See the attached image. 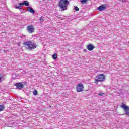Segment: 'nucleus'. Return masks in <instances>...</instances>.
<instances>
[{"instance_id":"obj_16","label":"nucleus","mask_w":129,"mask_h":129,"mask_svg":"<svg viewBox=\"0 0 129 129\" xmlns=\"http://www.w3.org/2000/svg\"><path fill=\"white\" fill-rule=\"evenodd\" d=\"M42 22H44V17H43V16H41L40 18V22L42 23Z\"/></svg>"},{"instance_id":"obj_6","label":"nucleus","mask_w":129,"mask_h":129,"mask_svg":"<svg viewBox=\"0 0 129 129\" xmlns=\"http://www.w3.org/2000/svg\"><path fill=\"white\" fill-rule=\"evenodd\" d=\"M27 31L28 33L32 34V33H34L35 32V27L33 25H29L27 27Z\"/></svg>"},{"instance_id":"obj_12","label":"nucleus","mask_w":129,"mask_h":129,"mask_svg":"<svg viewBox=\"0 0 129 129\" xmlns=\"http://www.w3.org/2000/svg\"><path fill=\"white\" fill-rule=\"evenodd\" d=\"M88 0H81L80 2L82 4L85 5L87 4Z\"/></svg>"},{"instance_id":"obj_20","label":"nucleus","mask_w":129,"mask_h":129,"mask_svg":"<svg viewBox=\"0 0 129 129\" xmlns=\"http://www.w3.org/2000/svg\"><path fill=\"white\" fill-rule=\"evenodd\" d=\"M98 95H99L100 96H103V95H104V93H99Z\"/></svg>"},{"instance_id":"obj_4","label":"nucleus","mask_w":129,"mask_h":129,"mask_svg":"<svg viewBox=\"0 0 129 129\" xmlns=\"http://www.w3.org/2000/svg\"><path fill=\"white\" fill-rule=\"evenodd\" d=\"M83 89H84V86L82 83L78 84L76 87V91L77 92H81L83 91Z\"/></svg>"},{"instance_id":"obj_19","label":"nucleus","mask_w":129,"mask_h":129,"mask_svg":"<svg viewBox=\"0 0 129 129\" xmlns=\"http://www.w3.org/2000/svg\"><path fill=\"white\" fill-rule=\"evenodd\" d=\"M19 6H20L21 7H22V6H25V4H24V2H23V3H20L19 4Z\"/></svg>"},{"instance_id":"obj_5","label":"nucleus","mask_w":129,"mask_h":129,"mask_svg":"<svg viewBox=\"0 0 129 129\" xmlns=\"http://www.w3.org/2000/svg\"><path fill=\"white\" fill-rule=\"evenodd\" d=\"M122 105L121 106V108H123L124 109L126 115L129 116V107L123 103H122Z\"/></svg>"},{"instance_id":"obj_8","label":"nucleus","mask_w":129,"mask_h":129,"mask_svg":"<svg viewBox=\"0 0 129 129\" xmlns=\"http://www.w3.org/2000/svg\"><path fill=\"white\" fill-rule=\"evenodd\" d=\"M105 9H106V6L104 4H103L101 6L98 7V10H99V11H104V10H105Z\"/></svg>"},{"instance_id":"obj_3","label":"nucleus","mask_w":129,"mask_h":129,"mask_svg":"<svg viewBox=\"0 0 129 129\" xmlns=\"http://www.w3.org/2000/svg\"><path fill=\"white\" fill-rule=\"evenodd\" d=\"M104 80H105V75H104L103 74H99L98 76V79H96L95 80V83L96 84H98L99 81L103 82L104 81Z\"/></svg>"},{"instance_id":"obj_13","label":"nucleus","mask_w":129,"mask_h":129,"mask_svg":"<svg viewBox=\"0 0 129 129\" xmlns=\"http://www.w3.org/2000/svg\"><path fill=\"white\" fill-rule=\"evenodd\" d=\"M52 58L54 60H56L57 58V53H54L53 55H52Z\"/></svg>"},{"instance_id":"obj_11","label":"nucleus","mask_w":129,"mask_h":129,"mask_svg":"<svg viewBox=\"0 0 129 129\" xmlns=\"http://www.w3.org/2000/svg\"><path fill=\"white\" fill-rule=\"evenodd\" d=\"M23 3H24V5L26 7H29L30 6V5L29 4V2H28L27 1H23Z\"/></svg>"},{"instance_id":"obj_15","label":"nucleus","mask_w":129,"mask_h":129,"mask_svg":"<svg viewBox=\"0 0 129 129\" xmlns=\"http://www.w3.org/2000/svg\"><path fill=\"white\" fill-rule=\"evenodd\" d=\"M16 9H17L18 10H22L23 9V7L19 5V6H16L15 7Z\"/></svg>"},{"instance_id":"obj_10","label":"nucleus","mask_w":129,"mask_h":129,"mask_svg":"<svg viewBox=\"0 0 129 129\" xmlns=\"http://www.w3.org/2000/svg\"><path fill=\"white\" fill-rule=\"evenodd\" d=\"M27 11H28V12H30V13H31V14H35V11L34 9L32 8V7H28Z\"/></svg>"},{"instance_id":"obj_14","label":"nucleus","mask_w":129,"mask_h":129,"mask_svg":"<svg viewBox=\"0 0 129 129\" xmlns=\"http://www.w3.org/2000/svg\"><path fill=\"white\" fill-rule=\"evenodd\" d=\"M4 109H5V106L0 105V112L4 111Z\"/></svg>"},{"instance_id":"obj_21","label":"nucleus","mask_w":129,"mask_h":129,"mask_svg":"<svg viewBox=\"0 0 129 129\" xmlns=\"http://www.w3.org/2000/svg\"><path fill=\"white\" fill-rule=\"evenodd\" d=\"M123 2H125V0H124V1H123Z\"/></svg>"},{"instance_id":"obj_1","label":"nucleus","mask_w":129,"mask_h":129,"mask_svg":"<svg viewBox=\"0 0 129 129\" xmlns=\"http://www.w3.org/2000/svg\"><path fill=\"white\" fill-rule=\"evenodd\" d=\"M24 47L28 50H33L37 48V44L32 41H27L23 43Z\"/></svg>"},{"instance_id":"obj_17","label":"nucleus","mask_w":129,"mask_h":129,"mask_svg":"<svg viewBox=\"0 0 129 129\" xmlns=\"http://www.w3.org/2000/svg\"><path fill=\"white\" fill-rule=\"evenodd\" d=\"M33 94L34 95H38V91L37 90H34L33 91Z\"/></svg>"},{"instance_id":"obj_7","label":"nucleus","mask_w":129,"mask_h":129,"mask_svg":"<svg viewBox=\"0 0 129 129\" xmlns=\"http://www.w3.org/2000/svg\"><path fill=\"white\" fill-rule=\"evenodd\" d=\"M87 49L88 51H93V49H95V46L92 44H89L87 46Z\"/></svg>"},{"instance_id":"obj_9","label":"nucleus","mask_w":129,"mask_h":129,"mask_svg":"<svg viewBox=\"0 0 129 129\" xmlns=\"http://www.w3.org/2000/svg\"><path fill=\"white\" fill-rule=\"evenodd\" d=\"M15 86H16L17 88H18V89H21L24 88V85H23V84H21L20 83H16L15 84Z\"/></svg>"},{"instance_id":"obj_18","label":"nucleus","mask_w":129,"mask_h":129,"mask_svg":"<svg viewBox=\"0 0 129 129\" xmlns=\"http://www.w3.org/2000/svg\"><path fill=\"white\" fill-rule=\"evenodd\" d=\"M74 9H75L76 12L79 11V8H78V7L77 6L75 7Z\"/></svg>"},{"instance_id":"obj_2","label":"nucleus","mask_w":129,"mask_h":129,"mask_svg":"<svg viewBox=\"0 0 129 129\" xmlns=\"http://www.w3.org/2000/svg\"><path fill=\"white\" fill-rule=\"evenodd\" d=\"M69 4L68 0H59L58 6L62 11L67 10V6Z\"/></svg>"}]
</instances>
